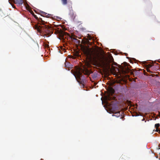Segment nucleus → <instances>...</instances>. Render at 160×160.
I'll list each match as a JSON object with an SVG mask.
<instances>
[{"label":"nucleus","mask_w":160,"mask_h":160,"mask_svg":"<svg viewBox=\"0 0 160 160\" xmlns=\"http://www.w3.org/2000/svg\"><path fill=\"white\" fill-rule=\"evenodd\" d=\"M93 61L94 65H102L106 67L110 68V63L113 62L112 65H117V63L113 61L112 57L109 59L104 55H100L99 53L95 52L92 54Z\"/></svg>","instance_id":"1"},{"label":"nucleus","mask_w":160,"mask_h":160,"mask_svg":"<svg viewBox=\"0 0 160 160\" xmlns=\"http://www.w3.org/2000/svg\"><path fill=\"white\" fill-rule=\"evenodd\" d=\"M34 17L38 21V23L41 25H38L35 26V28L39 32H42L44 33V35L48 37H49L52 33V28L46 25L47 23V22H45L42 20V19L41 18H39L36 15H34Z\"/></svg>","instance_id":"2"},{"label":"nucleus","mask_w":160,"mask_h":160,"mask_svg":"<svg viewBox=\"0 0 160 160\" xmlns=\"http://www.w3.org/2000/svg\"><path fill=\"white\" fill-rule=\"evenodd\" d=\"M73 74L78 82L83 87L86 82V78L79 70L75 71Z\"/></svg>","instance_id":"3"},{"label":"nucleus","mask_w":160,"mask_h":160,"mask_svg":"<svg viewBox=\"0 0 160 160\" xmlns=\"http://www.w3.org/2000/svg\"><path fill=\"white\" fill-rule=\"evenodd\" d=\"M128 66H130L129 64L126 62H125V66L124 67L120 65L119 67L120 68V70L119 71V72L122 74H124L127 73L130 71V69L128 67Z\"/></svg>","instance_id":"4"},{"label":"nucleus","mask_w":160,"mask_h":160,"mask_svg":"<svg viewBox=\"0 0 160 160\" xmlns=\"http://www.w3.org/2000/svg\"><path fill=\"white\" fill-rule=\"evenodd\" d=\"M8 2L13 8H15V6L12 3V2L16 4L18 6H21L23 2V0H9Z\"/></svg>","instance_id":"5"},{"label":"nucleus","mask_w":160,"mask_h":160,"mask_svg":"<svg viewBox=\"0 0 160 160\" xmlns=\"http://www.w3.org/2000/svg\"><path fill=\"white\" fill-rule=\"evenodd\" d=\"M59 35L60 36L63 40H64V38H68V36H69L68 33L66 32L63 31L61 32L60 33Z\"/></svg>","instance_id":"6"},{"label":"nucleus","mask_w":160,"mask_h":160,"mask_svg":"<svg viewBox=\"0 0 160 160\" xmlns=\"http://www.w3.org/2000/svg\"><path fill=\"white\" fill-rule=\"evenodd\" d=\"M69 14L72 19H74L76 16V14L74 12L73 10L70 11Z\"/></svg>","instance_id":"7"},{"label":"nucleus","mask_w":160,"mask_h":160,"mask_svg":"<svg viewBox=\"0 0 160 160\" xmlns=\"http://www.w3.org/2000/svg\"><path fill=\"white\" fill-rule=\"evenodd\" d=\"M65 67L67 68H72V65L68 62L66 61L65 62Z\"/></svg>","instance_id":"8"},{"label":"nucleus","mask_w":160,"mask_h":160,"mask_svg":"<svg viewBox=\"0 0 160 160\" xmlns=\"http://www.w3.org/2000/svg\"><path fill=\"white\" fill-rule=\"evenodd\" d=\"M108 91L110 94L112 95L114 93L115 91L114 89L110 87L108 89Z\"/></svg>","instance_id":"9"},{"label":"nucleus","mask_w":160,"mask_h":160,"mask_svg":"<svg viewBox=\"0 0 160 160\" xmlns=\"http://www.w3.org/2000/svg\"><path fill=\"white\" fill-rule=\"evenodd\" d=\"M85 53L87 56H91V51L88 49L85 50Z\"/></svg>","instance_id":"10"},{"label":"nucleus","mask_w":160,"mask_h":160,"mask_svg":"<svg viewBox=\"0 0 160 160\" xmlns=\"http://www.w3.org/2000/svg\"><path fill=\"white\" fill-rule=\"evenodd\" d=\"M62 4L66 5L67 4V0H61Z\"/></svg>","instance_id":"11"},{"label":"nucleus","mask_w":160,"mask_h":160,"mask_svg":"<svg viewBox=\"0 0 160 160\" xmlns=\"http://www.w3.org/2000/svg\"><path fill=\"white\" fill-rule=\"evenodd\" d=\"M41 15L43 17H46V15L47 14V13L44 12L43 11H42L41 12Z\"/></svg>","instance_id":"12"},{"label":"nucleus","mask_w":160,"mask_h":160,"mask_svg":"<svg viewBox=\"0 0 160 160\" xmlns=\"http://www.w3.org/2000/svg\"><path fill=\"white\" fill-rule=\"evenodd\" d=\"M74 42L77 44H79L81 42L80 40H78L77 39Z\"/></svg>","instance_id":"13"},{"label":"nucleus","mask_w":160,"mask_h":160,"mask_svg":"<svg viewBox=\"0 0 160 160\" xmlns=\"http://www.w3.org/2000/svg\"><path fill=\"white\" fill-rule=\"evenodd\" d=\"M52 15L50 14H48L47 13V14L46 15V17L47 18H50L52 17Z\"/></svg>","instance_id":"14"},{"label":"nucleus","mask_w":160,"mask_h":160,"mask_svg":"<svg viewBox=\"0 0 160 160\" xmlns=\"http://www.w3.org/2000/svg\"><path fill=\"white\" fill-rule=\"evenodd\" d=\"M70 37L71 38V39H72V40L73 42H74V41H75L77 39V38H76L75 37Z\"/></svg>","instance_id":"15"},{"label":"nucleus","mask_w":160,"mask_h":160,"mask_svg":"<svg viewBox=\"0 0 160 160\" xmlns=\"http://www.w3.org/2000/svg\"><path fill=\"white\" fill-rule=\"evenodd\" d=\"M160 126V124L159 123H157L155 125V127L156 128H158Z\"/></svg>","instance_id":"16"},{"label":"nucleus","mask_w":160,"mask_h":160,"mask_svg":"<svg viewBox=\"0 0 160 160\" xmlns=\"http://www.w3.org/2000/svg\"><path fill=\"white\" fill-rule=\"evenodd\" d=\"M125 157L124 155H122L120 158V160H122Z\"/></svg>","instance_id":"17"},{"label":"nucleus","mask_w":160,"mask_h":160,"mask_svg":"<svg viewBox=\"0 0 160 160\" xmlns=\"http://www.w3.org/2000/svg\"><path fill=\"white\" fill-rule=\"evenodd\" d=\"M118 112V113H119V114H118H118L115 115H114V116H116V117H119V116H120V111H119V112Z\"/></svg>","instance_id":"18"},{"label":"nucleus","mask_w":160,"mask_h":160,"mask_svg":"<svg viewBox=\"0 0 160 160\" xmlns=\"http://www.w3.org/2000/svg\"><path fill=\"white\" fill-rule=\"evenodd\" d=\"M155 131L158 132H160V130L158 129V128H156V130Z\"/></svg>","instance_id":"19"},{"label":"nucleus","mask_w":160,"mask_h":160,"mask_svg":"<svg viewBox=\"0 0 160 160\" xmlns=\"http://www.w3.org/2000/svg\"><path fill=\"white\" fill-rule=\"evenodd\" d=\"M112 98L110 97V96H108V97H107V99L108 100H110Z\"/></svg>","instance_id":"20"},{"label":"nucleus","mask_w":160,"mask_h":160,"mask_svg":"<svg viewBox=\"0 0 160 160\" xmlns=\"http://www.w3.org/2000/svg\"><path fill=\"white\" fill-rule=\"evenodd\" d=\"M0 14H1V16H3V15H2V11H1L0 12Z\"/></svg>","instance_id":"21"},{"label":"nucleus","mask_w":160,"mask_h":160,"mask_svg":"<svg viewBox=\"0 0 160 160\" xmlns=\"http://www.w3.org/2000/svg\"><path fill=\"white\" fill-rule=\"evenodd\" d=\"M151 40H153V39L152 38H149V41H150Z\"/></svg>","instance_id":"22"},{"label":"nucleus","mask_w":160,"mask_h":160,"mask_svg":"<svg viewBox=\"0 0 160 160\" xmlns=\"http://www.w3.org/2000/svg\"><path fill=\"white\" fill-rule=\"evenodd\" d=\"M113 113H115V114L118 113L113 112Z\"/></svg>","instance_id":"23"},{"label":"nucleus","mask_w":160,"mask_h":160,"mask_svg":"<svg viewBox=\"0 0 160 160\" xmlns=\"http://www.w3.org/2000/svg\"><path fill=\"white\" fill-rule=\"evenodd\" d=\"M88 67L89 66L90 64L89 63H88Z\"/></svg>","instance_id":"24"}]
</instances>
